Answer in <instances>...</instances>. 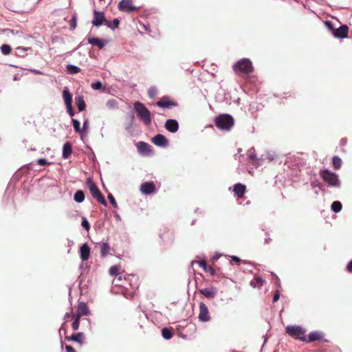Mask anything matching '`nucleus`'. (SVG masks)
<instances>
[{
  "label": "nucleus",
  "mask_w": 352,
  "mask_h": 352,
  "mask_svg": "<svg viewBox=\"0 0 352 352\" xmlns=\"http://www.w3.org/2000/svg\"><path fill=\"white\" fill-rule=\"evenodd\" d=\"M232 69L237 75L250 74L253 72L254 67L252 63L248 58H241L233 66Z\"/></svg>",
  "instance_id": "1"
},
{
  "label": "nucleus",
  "mask_w": 352,
  "mask_h": 352,
  "mask_svg": "<svg viewBox=\"0 0 352 352\" xmlns=\"http://www.w3.org/2000/svg\"><path fill=\"white\" fill-rule=\"evenodd\" d=\"M133 107L137 113L138 117L146 125L150 124L151 122V115L149 110L145 107V105L140 102H135Z\"/></svg>",
  "instance_id": "2"
},
{
  "label": "nucleus",
  "mask_w": 352,
  "mask_h": 352,
  "mask_svg": "<svg viewBox=\"0 0 352 352\" xmlns=\"http://www.w3.org/2000/svg\"><path fill=\"white\" fill-rule=\"evenodd\" d=\"M319 175L329 186L340 187V182L336 173L331 172L328 169H324L321 170Z\"/></svg>",
  "instance_id": "3"
},
{
  "label": "nucleus",
  "mask_w": 352,
  "mask_h": 352,
  "mask_svg": "<svg viewBox=\"0 0 352 352\" xmlns=\"http://www.w3.org/2000/svg\"><path fill=\"white\" fill-rule=\"evenodd\" d=\"M214 123L221 130H230L234 125V119L228 114H221L215 118Z\"/></svg>",
  "instance_id": "4"
},
{
  "label": "nucleus",
  "mask_w": 352,
  "mask_h": 352,
  "mask_svg": "<svg viewBox=\"0 0 352 352\" xmlns=\"http://www.w3.org/2000/svg\"><path fill=\"white\" fill-rule=\"evenodd\" d=\"M87 186L89 187V191L92 195V197L96 199L98 202L104 206H107V201L102 195L100 191L96 185L93 182L91 179H88L87 182Z\"/></svg>",
  "instance_id": "5"
},
{
  "label": "nucleus",
  "mask_w": 352,
  "mask_h": 352,
  "mask_svg": "<svg viewBox=\"0 0 352 352\" xmlns=\"http://www.w3.org/2000/svg\"><path fill=\"white\" fill-rule=\"evenodd\" d=\"M286 333L290 336L299 339L302 341L306 340V336H305V331L303 329L297 325H288L285 328Z\"/></svg>",
  "instance_id": "6"
},
{
  "label": "nucleus",
  "mask_w": 352,
  "mask_h": 352,
  "mask_svg": "<svg viewBox=\"0 0 352 352\" xmlns=\"http://www.w3.org/2000/svg\"><path fill=\"white\" fill-rule=\"evenodd\" d=\"M118 10L124 12H131L138 9L133 4V0H121L118 6Z\"/></svg>",
  "instance_id": "7"
},
{
  "label": "nucleus",
  "mask_w": 352,
  "mask_h": 352,
  "mask_svg": "<svg viewBox=\"0 0 352 352\" xmlns=\"http://www.w3.org/2000/svg\"><path fill=\"white\" fill-rule=\"evenodd\" d=\"M199 313L198 316V318L201 322H208L211 320V317L210 316L209 310L208 307L205 305V303L201 302L199 305Z\"/></svg>",
  "instance_id": "8"
},
{
  "label": "nucleus",
  "mask_w": 352,
  "mask_h": 352,
  "mask_svg": "<svg viewBox=\"0 0 352 352\" xmlns=\"http://www.w3.org/2000/svg\"><path fill=\"white\" fill-rule=\"evenodd\" d=\"M136 146L138 153L142 155H150L153 153L151 146L144 142H138Z\"/></svg>",
  "instance_id": "9"
},
{
  "label": "nucleus",
  "mask_w": 352,
  "mask_h": 352,
  "mask_svg": "<svg viewBox=\"0 0 352 352\" xmlns=\"http://www.w3.org/2000/svg\"><path fill=\"white\" fill-rule=\"evenodd\" d=\"M106 21H107V20H106L104 14L102 12L96 10L94 11V19L92 21L93 25L98 27L101 25L104 22L106 23Z\"/></svg>",
  "instance_id": "10"
},
{
  "label": "nucleus",
  "mask_w": 352,
  "mask_h": 352,
  "mask_svg": "<svg viewBox=\"0 0 352 352\" xmlns=\"http://www.w3.org/2000/svg\"><path fill=\"white\" fill-rule=\"evenodd\" d=\"M152 142L155 145L161 147H166L168 145V141L167 138L162 134H157L153 137L152 138Z\"/></svg>",
  "instance_id": "11"
},
{
  "label": "nucleus",
  "mask_w": 352,
  "mask_h": 352,
  "mask_svg": "<svg viewBox=\"0 0 352 352\" xmlns=\"http://www.w3.org/2000/svg\"><path fill=\"white\" fill-rule=\"evenodd\" d=\"M155 185L153 182H144L140 186V190L145 195H150L155 191Z\"/></svg>",
  "instance_id": "12"
},
{
  "label": "nucleus",
  "mask_w": 352,
  "mask_h": 352,
  "mask_svg": "<svg viewBox=\"0 0 352 352\" xmlns=\"http://www.w3.org/2000/svg\"><path fill=\"white\" fill-rule=\"evenodd\" d=\"M156 105L160 107L168 108L170 107H175L177 104L175 102L171 101L168 96H164L156 102Z\"/></svg>",
  "instance_id": "13"
},
{
  "label": "nucleus",
  "mask_w": 352,
  "mask_h": 352,
  "mask_svg": "<svg viewBox=\"0 0 352 352\" xmlns=\"http://www.w3.org/2000/svg\"><path fill=\"white\" fill-rule=\"evenodd\" d=\"M89 314V310L87 304L84 302H80L77 307V311L75 316L78 318H81L84 316H88Z\"/></svg>",
  "instance_id": "14"
},
{
  "label": "nucleus",
  "mask_w": 352,
  "mask_h": 352,
  "mask_svg": "<svg viewBox=\"0 0 352 352\" xmlns=\"http://www.w3.org/2000/svg\"><path fill=\"white\" fill-rule=\"evenodd\" d=\"M233 191L234 192V195L238 199H241L244 196L246 192V186L241 183L236 184L234 185Z\"/></svg>",
  "instance_id": "15"
},
{
  "label": "nucleus",
  "mask_w": 352,
  "mask_h": 352,
  "mask_svg": "<svg viewBox=\"0 0 352 352\" xmlns=\"http://www.w3.org/2000/svg\"><path fill=\"white\" fill-rule=\"evenodd\" d=\"M199 292L208 299H212L217 295V290L213 287L199 289Z\"/></svg>",
  "instance_id": "16"
},
{
  "label": "nucleus",
  "mask_w": 352,
  "mask_h": 352,
  "mask_svg": "<svg viewBox=\"0 0 352 352\" xmlns=\"http://www.w3.org/2000/svg\"><path fill=\"white\" fill-rule=\"evenodd\" d=\"M165 127L168 131L175 133L178 131L179 124L177 120L169 119L166 120Z\"/></svg>",
  "instance_id": "17"
},
{
  "label": "nucleus",
  "mask_w": 352,
  "mask_h": 352,
  "mask_svg": "<svg viewBox=\"0 0 352 352\" xmlns=\"http://www.w3.org/2000/svg\"><path fill=\"white\" fill-rule=\"evenodd\" d=\"M349 28L346 25H341L339 28L333 30L335 36L338 38H346L348 36Z\"/></svg>",
  "instance_id": "18"
},
{
  "label": "nucleus",
  "mask_w": 352,
  "mask_h": 352,
  "mask_svg": "<svg viewBox=\"0 0 352 352\" xmlns=\"http://www.w3.org/2000/svg\"><path fill=\"white\" fill-rule=\"evenodd\" d=\"M80 258L82 261H86L88 260L90 254V248L87 243L83 244L80 247Z\"/></svg>",
  "instance_id": "19"
},
{
  "label": "nucleus",
  "mask_w": 352,
  "mask_h": 352,
  "mask_svg": "<svg viewBox=\"0 0 352 352\" xmlns=\"http://www.w3.org/2000/svg\"><path fill=\"white\" fill-rule=\"evenodd\" d=\"M322 333L319 331H313L311 332L308 337L306 336V340H303V342H311L316 340H320L322 339Z\"/></svg>",
  "instance_id": "20"
},
{
  "label": "nucleus",
  "mask_w": 352,
  "mask_h": 352,
  "mask_svg": "<svg viewBox=\"0 0 352 352\" xmlns=\"http://www.w3.org/2000/svg\"><path fill=\"white\" fill-rule=\"evenodd\" d=\"M65 339L68 341H75L80 344H82L85 340V336L83 333H78L72 335L71 336L65 337Z\"/></svg>",
  "instance_id": "21"
},
{
  "label": "nucleus",
  "mask_w": 352,
  "mask_h": 352,
  "mask_svg": "<svg viewBox=\"0 0 352 352\" xmlns=\"http://www.w3.org/2000/svg\"><path fill=\"white\" fill-rule=\"evenodd\" d=\"M63 98L65 105H69L72 104V95L70 94L67 87H65L63 91Z\"/></svg>",
  "instance_id": "22"
},
{
  "label": "nucleus",
  "mask_w": 352,
  "mask_h": 352,
  "mask_svg": "<svg viewBox=\"0 0 352 352\" xmlns=\"http://www.w3.org/2000/svg\"><path fill=\"white\" fill-rule=\"evenodd\" d=\"M88 43L92 45L97 46L99 49H102L104 46V41L99 38H89Z\"/></svg>",
  "instance_id": "23"
},
{
  "label": "nucleus",
  "mask_w": 352,
  "mask_h": 352,
  "mask_svg": "<svg viewBox=\"0 0 352 352\" xmlns=\"http://www.w3.org/2000/svg\"><path fill=\"white\" fill-rule=\"evenodd\" d=\"M72 153V149L71 144L69 142H66L63 145V157L64 159L69 158V157L71 155Z\"/></svg>",
  "instance_id": "24"
},
{
  "label": "nucleus",
  "mask_w": 352,
  "mask_h": 352,
  "mask_svg": "<svg viewBox=\"0 0 352 352\" xmlns=\"http://www.w3.org/2000/svg\"><path fill=\"white\" fill-rule=\"evenodd\" d=\"M76 104L77 106L78 109L80 111H82L85 109L86 104L84 100V98L82 96H79L75 98Z\"/></svg>",
  "instance_id": "25"
},
{
  "label": "nucleus",
  "mask_w": 352,
  "mask_h": 352,
  "mask_svg": "<svg viewBox=\"0 0 352 352\" xmlns=\"http://www.w3.org/2000/svg\"><path fill=\"white\" fill-rule=\"evenodd\" d=\"M199 266L202 267L205 272L210 273L212 276L215 274L214 270L210 266L208 265L205 261H199Z\"/></svg>",
  "instance_id": "26"
},
{
  "label": "nucleus",
  "mask_w": 352,
  "mask_h": 352,
  "mask_svg": "<svg viewBox=\"0 0 352 352\" xmlns=\"http://www.w3.org/2000/svg\"><path fill=\"white\" fill-rule=\"evenodd\" d=\"M264 283V280L258 276H256L253 278L252 280L250 282V285L253 288H261L263 286V284Z\"/></svg>",
  "instance_id": "27"
},
{
  "label": "nucleus",
  "mask_w": 352,
  "mask_h": 352,
  "mask_svg": "<svg viewBox=\"0 0 352 352\" xmlns=\"http://www.w3.org/2000/svg\"><path fill=\"white\" fill-rule=\"evenodd\" d=\"M74 200L78 203H81L85 199V194L82 190H77L74 196Z\"/></svg>",
  "instance_id": "28"
},
{
  "label": "nucleus",
  "mask_w": 352,
  "mask_h": 352,
  "mask_svg": "<svg viewBox=\"0 0 352 352\" xmlns=\"http://www.w3.org/2000/svg\"><path fill=\"white\" fill-rule=\"evenodd\" d=\"M109 250H110V246H109V243H103L101 245V252H100L101 256L106 257L109 252Z\"/></svg>",
  "instance_id": "29"
},
{
  "label": "nucleus",
  "mask_w": 352,
  "mask_h": 352,
  "mask_svg": "<svg viewBox=\"0 0 352 352\" xmlns=\"http://www.w3.org/2000/svg\"><path fill=\"white\" fill-rule=\"evenodd\" d=\"M331 208L334 212L338 213L341 211L342 205L340 201H335L332 203Z\"/></svg>",
  "instance_id": "30"
},
{
  "label": "nucleus",
  "mask_w": 352,
  "mask_h": 352,
  "mask_svg": "<svg viewBox=\"0 0 352 352\" xmlns=\"http://www.w3.org/2000/svg\"><path fill=\"white\" fill-rule=\"evenodd\" d=\"M332 165L336 170L340 168L342 166V160L338 156H334L332 159Z\"/></svg>",
  "instance_id": "31"
},
{
  "label": "nucleus",
  "mask_w": 352,
  "mask_h": 352,
  "mask_svg": "<svg viewBox=\"0 0 352 352\" xmlns=\"http://www.w3.org/2000/svg\"><path fill=\"white\" fill-rule=\"evenodd\" d=\"M162 336L165 338V339H170L173 336V331L170 329H168V328H163L162 329Z\"/></svg>",
  "instance_id": "32"
},
{
  "label": "nucleus",
  "mask_w": 352,
  "mask_h": 352,
  "mask_svg": "<svg viewBox=\"0 0 352 352\" xmlns=\"http://www.w3.org/2000/svg\"><path fill=\"white\" fill-rule=\"evenodd\" d=\"M80 70V68L75 65H69L67 66V71L71 74H76L78 73Z\"/></svg>",
  "instance_id": "33"
},
{
  "label": "nucleus",
  "mask_w": 352,
  "mask_h": 352,
  "mask_svg": "<svg viewBox=\"0 0 352 352\" xmlns=\"http://www.w3.org/2000/svg\"><path fill=\"white\" fill-rule=\"evenodd\" d=\"M119 24L120 21L118 19H114L112 22H110L109 21H106V25L111 29L118 28Z\"/></svg>",
  "instance_id": "34"
},
{
  "label": "nucleus",
  "mask_w": 352,
  "mask_h": 352,
  "mask_svg": "<svg viewBox=\"0 0 352 352\" xmlns=\"http://www.w3.org/2000/svg\"><path fill=\"white\" fill-rule=\"evenodd\" d=\"M11 51H12V48H11L10 45H9L8 44H3L1 47V52L3 55L10 54Z\"/></svg>",
  "instance_id": "35"
},
{
  "label": "nucleus",
  "mask_w": 352,
  "mask_h": 352,
  "mask_svg": "<svg viewBox=\"0 0 352 352\" xmlns=\"http://www.w3.org/2000/svg\"><path fill=\"white\" fill-rule=\"evenodd\" d=\"M72 122L74 126V129L76 133H80L82 131L80 126V122L76 119H72Z\"/></svg>",
  "instance_id": "36"
},
{
  "label": "nucleus",
  "mask_w": 352,
  "mask_h": 352,
  "mask_svg": "<svg viewBox=\"0 0 352 352\" xmlns=\"http://www.w3.org/2000/svg\"><path fill=\"white\" fill-rule=\"evenodd\" d=\"M148 95L151 98H155L157 95V89L155 87H151L148 90Z\"/></svg>",
  "instance_id": "37"
},
{
  "label": "nucleus",
  "mask_w": 352,
  "mask_h": 352,
  "mask_svg": "<svg viewBox=\"0 0 352 352\" xmlns=\"http://www.w3.org/2000/svg\"><path fill=\"white\" fill-rule=\"evenodd\" d=\"M160 237L162 240L165 241L166 238H169L170 239H172L173 237V234L172 232H169L168 230H164V233L160 234Z\"/></svg>",
  "instance_id": "38"
},
{
  "label": "nucleus",
  "mask_w": 352,
  "mask_h": 352,
  "mask_svg": "<svg viewBox=\"0 0 352 352\" xmlns=\"http://www.w3.org/2000/svg\"><path fill=\"white\" fill-rule=\"evenodd\" d=\"M77 19H76V15H74L72 18V19L69 21V26H70V29L71 30H74L76 29V26H77Z\"/></svg>",
  "instance_id": "39"
},
{
  "label": "nucleus",
  "mask_w": 352,
  "mask_h": 352,
  "mask_svg": "<svg viewBox=\"0 0 352 352\" xmlns=\"http://www.w3.org/2000/svg\"><path fill=\"white\" fill-rule=\"evenodd\" d=\"M120 270V267L118 265H113L111 266L109 269V274L111 276L117 275L118 273V271Z\"/></svg>",
  "instance_id": "40"
},
{
  "label": "nucleus",
  "mask_w": 352,
  "mask_h": 352,
  "mask_svg": "<svg viewBox=\"0 0 352 352\" xmlns=\"http://www.w3.org/2000/svg\"><path fill=\"white\" fill-rule=\"evenodd\" d=\"M75 320L72 323V329L73 330L76 331L79 328L80 318H78L77 316H75Z\"/></svg>",
  "instance_id": "41"
},
{
  "label": "nucleus",
  "mask_w": 352,
  "mask_h": 352,
  "mask_svg": "<svg viewBox=\"0 0 352 352\" xmlns=\"http://www.w3.org/2000/svg\"><path fill=\"white\" fill-rule=\"evenodd\" d=\"M107 197H108L110 203L112 204V206L114 208H118V205H117L116 201L114 197L111 193H109Z\"/></svg>",
  "instance_id": "42"
},
{
  "label": "nucleus",
  "mask_w": 352,
  "mask_h": 352,
  "mask_svg": "<svg viewBox=\"0 0 352 352\" xmlns=\"http://www.w3.org/2000/svg\"><path fill=\"white\" fill-rule=\"evenodd\" d=\"M91 87L92 89H94L95 90H98V89H101L102 83H101V82L98 81L96 82L92 83Z\"/></svg>",
  "instance_id": "43"
},
{
  "label": "nucleus",
  "mask_w": 352,
  "mask_h": 352,
  "mask_svg": "<svg viewBox=\"0 0 352 352\" xmlns=\"http://www.w3.org/2000/svg\"><path fill=\"white\" fill-rule=\"evenodd\" d=\"M81 225L87 231H88L90 228V225H89V222L85 218L82 219Z\"/></svg>",
  "instance_id": "44"
},
{
  "label": "nucleus",
  "mask_w": 352,
  "mask_h": 352,
  "mask_svg": "<svg viewBox=\"0 0 352 352\" xmlns=\"http://www.w3.org/2000/svg\"><path fill=\"white\" fill-rule=\"evenodd\" d=\"M65 106H66L67 111L69 113V115L71 117H73L74 116V109L72 107V104L65 105Z\"/></svg>",
  "instance_id": "45"
},
{
  "label": "nucleus",
  "mask_w": 352,
  "mask_h": 352,
  "mask_svg": "<svg viewBox=\"0 0 352 352\" xmlns=\"http://www.w3.org/2000/svg\"><path fill=\"white\" fill-rule=\"evenodd\" d=\"M117 102L115 100L112 99L107 102V105L109 107L113 108L116 105Z\"/></svg>",
  "instance_id": "46"
},
{
  "label": "nucleus",
  "mask_w": 352,
  "mask_h": 352,
  "mask_svg": "<svg viewBox=\"0 0 352 352\" xmlns=\"http://www.w3.org/2000/svg\"><path fill=\"white\" fill-rule=\"evenodd\" d=\"M37 162L40 166H45L50 164V163H48L45 159L43 158L38 159Z\"/></svg>",
  "instance_id": "47"
},
{
  "label": "nucleus",
  "mask_w": 352,
  "mask_h": 352,
  "mask_svg": "<svg viewBox=\"0 0 352 352\" xmlns=\"http://www.w3.org/2000/svg\"><path fill=\"white\" fill-rule=\"evenodd\" d=\"M88 127H89V120H88V119H87L83 122V126H82V131H87Z\"/></svg>",
  "instance_id": "48"
},
{
  "label": "nucleus",
  "mask_w": 352,
  "mask_h": 352,
  "mask_svg": "<svg viewBox=\"0 0 352 352\" xmlns=\"http://www.w3.org/2000/svg\"><path fill=\"white\" fill-rule=\"evenodd\" d=\"M280 298V294H279V292L278 291H276V293L274 294V297H273V302H276Z\"/></svg>",
  "instance_id": "49"
},
{
  "label": "nucleus",
  "mask_w": 352,
  "mask_h": 352,
  "mask_svg": "<svg viewBox=\"0 0 352 352\" xmlns=\"http://www.w3.org/2000/svg\"><path fill=\"white\" fill-rule=\"evenodd\" d=\"M73 317H74V312L72 310L69 313H67L65 316V318L67 320L69 319L70 318H73Z\"/></svg>",
  "instance_id": "50"
},
{
  "label": "nucleus",
  "mask_w": 352,
  "mask_h": 352,
  "mask_svg": "<svg viewBox=\"0 0 352 352\" xmlns=\"http://www.w3.org/2000/svg\"><path fill=\"white\" fill-rule=\"evenodd\" d=\"M65 349L67 352H76L75 349L70 345H67Z\"/></svg>",
  "instance_id": "51"
},
{
  "label": "nucleus",
  "mask_w": 352,
  "mask_h": 352,
  "mask_svg": "<svg viewBox=\"0 0 352 352\" xmlns=\"http://www.w3.org/2000/svg\"><path fill=\"white\" fill-rule=\"evenodd\" d=\"M325 24L329 30H333L332 23L330 21H326Z\"/></svg>",
  "instance_id": "52"
},
{
  "label": "nucleus",
  "mask_w": 352,
  "mask_h": 352,
  "mask_svg": "<svg viewBox=\"0 0 352 352\" xmlns=\"http://www.w3.org/2000/svg\"><path fill=\"white\" fill-rule=\"evenodd\" d=\"M347 270L350 272H352V261L347 265Z\"/></svg>",
  "instance_id": "53"
},
{
  "label": "nucleus",
  "mask_w": 352,
  "mask_h": 352,
  "mask_svg": "<svg viewBox=\"0 0 352 352\" xmlns=\"http://www.w3.org/2000/svg\"><path fill=\"white\" fill-rule=\"evenodd\" d=\"M232 260L234 261L235 262H236L238 263V265H239L240 261H241L239 258H238L236 256H233Z\"/></svg>",
  "instance_id": "54"
},
{
  "label": "nucleus",
  "mask_w": 352,
  "mask_h": 352,
  "mask_svg": "<svg viewBox=\"0 0 352 352\" xmlns=\"http://www.w3.org/2000/svg\"><path fill=\"white\" fill-rule=\"evenodd\" d=\"M250 158H251L252 160H253V159H254V156L251 155V156H250Z\"/></svg>",
  "instance_id": "55"
},
{
  "label": "nucleus",
  "mask_w": 352,
  "mask_h": 352,
  "mask_svg": "<svg viewBox=\"0 0 352 352\" xmlns=\"http://www.w3.org/2000/svg\"><path fill=\"white\" fill-rule=\"evenodd\" d=\"M121 279H122V278H121V276H120L118 277V280H121Z\"/></svg>",
  "instance_id": "56"
}]
</instances>
